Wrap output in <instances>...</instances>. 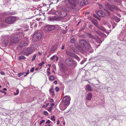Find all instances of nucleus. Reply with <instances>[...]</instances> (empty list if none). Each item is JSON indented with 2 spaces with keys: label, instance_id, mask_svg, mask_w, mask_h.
Masks as SVG:
<instances>
[{
  "label": "nucleus",
  "instance_id": "nucleus-7",
  "mask_svg": "<svg viewBox=\"0 0 126 126\" xmlns=\"http://www.w3.org/2000/svg\"><path fill=\"white\" fill-rule=\"evenodd\" d=\"M106 8L112 11H113V10H119L115 6L111 5L107 3L105 5Z\"/></svg>",
  "mask_w": 126,
  "mask_h": 126
},
{
  "label": "nucleus",
  "instance_id": "nucleus-43",
  "mask_svg": "<svg viewBox=\"0 0 126 126\" xmlns=\"http://www.w3.org/2000/svg\"><path fill=\"white\" fill-rule=\"evenodd\" d=\"M0 92H1L2 93H4L5 95H6V93L5 92L2 90H0Z\"/></svg>",
  "mask_w": 126,
  "mask_h": 126
},
{
  "label": "nucleus",
  "instance_id": "nucleus-17",
  "mask_svg": "<svg viewBox=\"0 0 126 126\" xmlns=\"http://www.w3.org/2000/svg\"><path fill=\"white\" fill-rule=\"evenodd\" d=\"M9 40V38L8 37H4L3 43L5 44V45H7L8 44V43Z\"/></svg>",
  "mask_w": 126,
  "mask_h": 126
},
{
  "label": "nucleus",
  "instance_id": "nucleus-49",
  "mask_svg": "<svg viewBox=\"0 0 126 126\" xmlns=\"http://www.w3.org/2000/svg\"><path fill=\"white\" fill-rule=\"evenodd\" d=\"M0 74L2 75H4L5 74L2 71L1 72Z\"/></svg>",
  "mask_w": 126,
  "mask_h": 126
},
{
  "label": "nucleus",
  "instance_id": "nucleus-9",
  "mask_svg": "<svg viewBox=\"0 0 126 126\" xmlns=\"http://www.w3.org/2000/svg\"><path fill=\"white\" fill-rule=\"evenodd\" d=\"M71 97L69 95L65 96L63 97L62 102L69 105L70 103Z\"/></svg>",
  "mask_w": 126,
  "mask_h": 126
},
{
  "label": "nucleus",
  "instance_id": "nucleus-62",
  "mask_svg": "<svg viewBox=\"0 0 126 126\" xmlns=\"http://www.w3.org/2000/svg\"><path fill=\"white\" fill-rule=\"evenodd\" d=\"M45 126H51V125L50 124H48V125H47Z\"/></svg>",
  "mask_w": 126,
  "mask_h": 126
},
{
  "label": "nucleus",
  "instance_id": "nucleus-46",
  "mask_svg": "<svg viewBox=\"0 0 126 126\" xmlns=\"http://www.w3.org/2000/svg\"><path fill=\"white\" fill-rule=\"evenodd\" d=\"M50 121L49 120H47V121H46V124H49L50 123Z\"/></svg>",
  "mask_w": 126,
  "mask_h": 126
},
{
  "label": "nucleus",
  "instance_id": "nucleus-41",
  "mask_svg": "<svg viewBox=\"0 0 126 126\" xmlns=\"http://www.w3.org/2000/svg\"><path fill=\"white\" fill-rule=\"evenodd\" d=\"M45 121L44 120H42L41 121L40 123V124L41 125L43 123L45 122Z\"/></svg>",
  "mask_w": 126,
  "mask_h": 126
},
{
  "label": "nucleus",
  "instance_id": "nucleus-35",
  "mask_svg": "<svg viewBox=\"0 0 126 126\" xmlns=\"http://www.w3.org/2000/svg\"><path fill=\"white\" fill-rule=\"evenodd\" d=\"M16 93H14V94L15 95H17L19 93V91L18 89H17L16 90Z\"/></svg>",
  "mask_w": 126,
  "mask_h": 126
},
{
  "label": "nucleus",
  "instance_id": "nucleus-2",
  "mask_svg": "<svg viewBox=\"0 0 126 126\" xmlns=\"http://www.w3.org/2000/svg\"><path fill=\"white\" fill-rule=\"evenodd\" d=\"M21 38V35L19 34H14L13 35L11 38V42L15 44Z\"/></svg>",
  "mask_w": 126,
  "mask_h": 126
},
{
  "label": "nucleus",
  "instance_id": "nucleus-57",
  "mask_svg": "<svg viewBox=\"0 0 126 126\" xmlns=\"http://www.w3.org/2000/svg\"><path fill=\"white\" fill-rule=\"evenodd\" d=\"M92 27V25H90L89 26V27L91 28Z\"/></svg>",
  "mask_w": 126,
  "mask_h": 126
},
{
  "label": "nucleus",
  "instance_id": "nucleus-6",
  "mask_svg": "<svg viewBox=\"0 0 126 126\" xmlns=\"http://www.w3.org/2000/svg\"><path fill=\"white\" fill-rule=\"evenodd\" d=\"M41 34L39 32H35L34 34L32 40L34 41H37L41 38Z\"/></svg>",
  "mask_w": 126,
  "mask_h": 126
},
{
  "label": "nucleus",
  "instance_id": "nucleus-32",
  "mask_svg": "<svg viewBox=\"0 0 126 126\" xmlns=\"http://www.w3.org/2000/svg\"><path fill=\"white\" fill-rule=\"evenodd\" d=\"M76 42V40L75 39L72 38L70 40V42L72 43H74Z\"/></svg>",
  "mask_w": 126,
  "mask_h": 126
},
{
  "label": "nucleus",
  "instance_id": "nucleus-42",
  "mask_svg": "<svg viewBox=\"0 0 126 126\" xmlns=\"http://www.w3.org/2000/svg\"><path fill=\"white\" fill-rule=\"evenodd\" d=\"M99 8L100 9H102L103 8V5L101 4H99Z\"/></svg>",
  "mask_w": 126,
  "mask_h": 126
},
{
  "label": "nucleus",
  "instance_id": "nucleus-45",
  "mask_svg": "<svg viewBox=\"0 0 126 126\" xmlns=\"http://www.w3.org/2000/svg\"><path fill=\"white\" fill-rule=\"evenodd\" d=\"M107 25H108V27L109 28H111V25H110V24L107 23Z\"/></svg>",
  "mask_w": 126,
  "mask_h": 126
},
{
  "label": "nucleus",
  "instance_id": "nucleus-54",
  "mask_svg": "<svg viewBox=\"0 0 126 126\" xmlns=\"http://www.w3.org/2000/svg\"><path fill=\"white\" fill-rule=\"evenodd\" d=\"M50 101L51 102H54V100L53 99H52V98L50 100Z\"/></svg>",
  "mask_w": 126,
  "mask_h": 126
},
{
  "label": "nucleus",
  "instance_id": "nucleus-27",
  "mask_svg": "<svg viewBox=\"0 0 126 126\" xmlns=\"http://www.w3.org/2000/svg\"><path fill=\"white\" fill-rule=\"evenodd\" d=\"M95 34H98L99 35H101V34H102L101 32H100L99 31H95Z\"/></svg>",
  "mask_w": 126,
  "mask_h": 126
},
{
  "label": "nucleus",
  "instance_id": "nucleus-64",
  "mask_svg": "<svg viewBox=\"0 0 126 126\" xmlns=\"http://www.w3.org/2000/svg\"><path fill=\"white\" fill-rule=\"evenodd\" d=\"M38 53L40 55L41 54V53L40 52H39Z\"/></svg>",
  "mask_w": 126,
  "mask_h": 126
},
{
  "label": "nucleus",
  "instance_id": "nucleus-36",
  "mask_svg": "<svg viewBox=\"0 0 126 126\" xmlns=\"http://www.w3.org/2000/svg\"><path fill=\"white\" fill-rule=\"evenodd\" d=\"M36 54H34L33 55L32 58V61H33L35 59V58H36Z\"/></svg>",
  "mask_w": 126,
  "mask_h": 126
},
{
  "label": "nucleus",
  "instance_id": "nucleus-13",
  "mask_svg": "<svg viewBox=\"0 0 126 126\" xmlns=\"http://www.w3.org/2000/svg\"><path fill=\"white\" fill-rule=\"evenodd\" d=\"M97 15L100 16L104 17L106 16V15L105 13L102 10H99L97 13Z\"/></svg>",
  "mask_w": 126,
  "mask_h": 126
},
{
  "label": "nucleus",
  "instance_id": "nucleus-24",
  "mask_svg": "<svg viewBox=\"0 0 126 126\" xmlns=\"http://www.w3.org/2000/svg\"><path fill=\"white\" fill-rule=\"evenodd\" d=\"M96 41L97 43H101L102 42L100 40V39L98 37H97V38L96 39Z\"/></svg>",
  "mask_w": 126,
  "mask_h": 126
},
{
  "label": "nucleus",
  "instance_id": "nucleus-53",
  "mask_svg": "<svg viewBox=\"0 0 126 126\" xmlns=\"http://www.w3.org/2000/svg\"><path fill=\"white\" fill-rule=\"evenodd\" d=\"M55 104L54 103H52L50 104V106L51 107H52V106H54Z\"/></svg>",
  "mask_w": 126,
  "mask_h": 126
},
{
  "label": "nucleus",
  "instance_id": "nucleus-37",
  "mask_svg": "<svg viewBox=\"0 0 126 126\" xmlns=\"http://www.w3.org/2000/svg\"><path fill=\"white\" fill-rule=\"evenodd\" d=\"M52 108L53 107H49L47 109L48 111L49 112H50Z\"/></svg>",
  "mask_w": 126,
  "mask_h": 126
},
{
  "label": "nucleus",
  "instance_id": "nucleus-63",
  "mask_svg": "<svg viewBox=\"0 0 126 126\" xmlns=\"http://www.w3.org/2000/svg\"><path fill=\"white\" fill-rule=\"evenodd\" d=\"M93 51V50H92V51H90L89 52L90 53H92Z\"/></svg>",
  "mask_w": 126,
  "mask_h": 126
},
{
  "label": "nucleus",
  "instance_id": "nucleus-1",
  "mask_svg": "<svg viewBox=\"0 0 126 126\" xmlns=\"http://www.w3.org/2000/svg\"><path fill=\"white\" fill-rule=\"evenodd\" d=\"M38 47L37 45L34 44L32 46L29 48H27L23 51L24 53L26 54L27 56L32 53L33 52L35 51L37 49Z\"/></svg>",
  "mask_w": 126,
  "mask_h": 126
},
{
  "label": "nucleus",
  "instance_id": "nucleus-50",
  "mask_svg": "<svg viewBox=\"0 0 126 126\" xmlns=\"http://www.w3.org/2000/svg\"><path fill=\"white\" fill-rule=\"evenodd\" d=\"M30 72H29V70H27V72L26 73V74H27V75H28L29 73Z\"/></svg>",
  "mask_w": 126,
  "mask_h": 126
},
{
  "label": "nucleus",
  "instance_id": "nucleus-19",
  "mask_svg": "<svg viewBox=\"0 0 126 126\" xmlns=\"http://www.w3.org/2000/svg\"><path fill=\"white\" fill-rule=\"evenodd\" d=\"M91 22L96 27H97L98 25L97 21L95 19L92 20H91Z\"/></svg>",
  "mask_w": 126,
  "mask_h": 126
},
{
  "label": "nucleus",
  "instance_id": "nucleus-47",
  "mask_svg": "<svg viewBox=\"0 0 126 126\" xmlns=\"http://www.w3.org/2000/svg\"><path fill=\"white\" fill-rule=\"evenodd\" d=\"M54 48V47H52V48L51 49V50H52V51L56 49V48Z\"/></svg>",
  "mask_w": 126,
  "mask_h": 126
},
{
  "label": "nucleus",
  "instance_id": "nucleus-48",
  "mask_svg": "<svg viewBox=\"0 0 126 126\" xmlns=\"http://www.w3.org/2000/svg\"><path fill=\"white\" fill-rule=\"evenodd\" d=\"M58 59V57H57L55 56V60L57 62Z\"/></svg>",
  "mask_w": 126,
  "mask_h": 126
},
{
  "label": "nucleus",
  "instance_id": "nucleus-12",
  "mask_svg": "<svg viewBox=\"0 0 126 126\" xmlns=\"http://www.w3.org/2000/svg\"><path fill=\"white\" fill-rule=\"evenodd\" d=\"M48 19L51 21H58L60 20V17L58 16H53L49 17Z\"/></svg>",
  "mask_w": 126,
  "mask_h": 126
},
{
  "label": "nucleus",
  "instance_id": "nucleus-30",
  "mask_svg": "<svg viewBox=\"0 0 126 126\" xmlns=\"http://www.w3.org/2000/svg\"><path fill=\"white\" fill-rule=\"evenodd\" d=\"M73 57H75V58L77 60L79 61H80V59L79 58V57L77 56L76 55L74 54Z\"/></svg>",
  "mask_w": 126,
  "mask_h": 126
},
{
  "label": "nucleus",
  "instance_id": "nucleus-10",
  "mask_svg": "<svg viewBox=\"0 0 126 126\" xmlns=\"http://www.w3.org/2000/svg\"><path fill=\"white\" fill-rule=\"evenodd\" d=\"M69 105L67 104L62 102V101L59 107L61 110H64L66 109L67 107Z\"/></svg>",
  "mask_w": 126,
  "mask_h": 126
},
{
  "label": "nucleus",
  "instance_id": "nucleus-56",
  "mask_svg": "<svg viewBox=\"0 0 126 126\" xmlns=\"http://www.w3.org/2000/svg\"><path fill=\"white\" fill-rule=\"evenodd\" d=\"M85 28V27H84L83 28H82V29H81L80 30L81 31H82L83 29H84Z\"/></svg>",
  "mask_w": 126,
  "mask_h": 126
},
{
  "label": "nucleus",
  "instance_id": "nucleus-15",
  "mask_svg": "<svg viewBox=\"0 0 126 126\" xmlns=\"http://www.w3.org/2000/svg\"><path fill=\"white\" fill-rule=\"evenodd\" d=\"M97 27L100 30L104 32H105L106 33L108 34H109L110 33V32H108V31L107 30H106L104 28V27H103L101 25H98Z\"/></svg>",
  "mask_w": 126,
  "mask_h": 126
},
{
  "label": "nucleus",
  "instance_id": "nucleus-14",
  "mask_svg": "<svg viewBox=\"0 0 126 126\" xmlns=\"http://www.w3.org/2000/svg\"><path fill=\"white\" fill-rule=\"evenodd\" d=\"M88 0H79L78 3L81 6L85 5L87 2Z\"/></svg>",
  "mask_w": 126,
  "mask_h": 126
},
{
  "label": "nucleus",
  "instance_id": "nucleus-60",
  "mask_svg": "<svg viewBox=\"0 0 126 126\" xmlns=\"http://www.w3.org/2000/svg\"><path fill=\"white\" fill-rule=\"evenodd\" d=\"M3 90L4 91H7V89L5 88H4L3 89Z\"/></svg>",
  "mask_w": 126,
  "mask_h": 126
},
{
  "label": "nucleus",
  "instance_id": "nucleus-44",
  "mask_svg": "<svg viewBox=\"0 0 126 126\" xmlns=\"http://www.w3.org/2000/svg\"><path fill=\"white\" fill-rule=\"evenodd\" d=\"M34 69V67L32 68L30 70V72H33Z\"/></svg>",
  "mask_w": 126,
  "mask_h": 126
},
{
  "label": "nucleus",
  "instance_id": "nucleus-8",
  "mask_svg": "<svg viewBox=\"0 0 126 126\" xmlns=\"http://www.w3.org/2000/svg\"><path fill=\"white\" fill-rule=\"evenodd\" d=\"M65 62L66 64L69 66H72L73 65H75L76 63L73 60L70 58H68L66 59Z\"/></svg>",
  "mask_w": 126,
  "mask_h": 126
},
{
  "label": "nucleus",
  "instance_id": "nucleus-59",
  "mask_svg": "<svg viewBox=\"0 0 126 126\" xmlns=\"http://www.w3.org/2000/svg\"><path fill=\"white\" fill-rule=\"evenodd\" d=\"M60 124V122L59 120L57 122V124Z\"/></svg>",
  "mask_w": 126,
  "mask_h": 126
},
{
  "label": "nucleus",
  "instance_id": "nucleus-16",
  "mask_svg": "<svg viewBox=\"0 0 126 126\" xmlns=\"http://www.w3.org/2000/svg\"><path fill=\"white\" fill-rule=\"evenodd\" d=\"M28 44L27 42L25 41H22L19 44V46L21 47L24 46H27Z\"/></svg>",
  "mask_w": 126,
  "mask_h": 126
},
{
  "label": "nucleus",
  "instance_id": "nucleus-29",
  "mask_svg": "<svg viewBox=\"0 0 126 126\" xmlns=\"http://www.w3.org/2000/svg\"><path fill=\"white\" fill-rule=\"evenodd\" d=\"M25 73V72L20 73H18L17 75V76L18 77H20L21 76H22L24 75Z\"/></svg>",
  "mask_w": 126,
  "mask_h": 126
},
{
  "label": "nucleus",
  "instance_id": "nucleus-5",
  "mask_svg": "<svg viewBox=\"0 0 126 126\" xmlns=\"http://www.w3.org/2000/svg\"><path fill=\"white\" fill-rule=\"evenodd\" d=\"M81 46L86 49H88L91 47V46L87 41L84 40H81L80 41Z\"/></svg>",
  "mask_w": 126,
  "mask_h": 126
},
{
  "label": "nucleus",
  "instance_id": "nucleus-11",
  "mask_svg": "<svg viewBox=\"0 0 126 126\" xmlns=\"http://www.w3.org/2000/svg\"><path fill=\"white\" fill-rule=\"evenodd\" d=\"M54 29V27L51 25H47L45 27L44 30L46 31H50Z\"/></svg>",
  "mask_w": 126,
  "mask_h": 126
},
{
  "label": "nucleus",
  "instance_id": "nucleus-61",
  "mask_svg": "<svg viewBox=\"0 0 126 126\" xmlns=\"http://www.w3.org/2000/svg\"><path fill=\"white\" fill-rule=\"evenodd\" d=\"M47 65H48L49 67H50L51 66V64H48Z\"/></svg>",
  "mask_w": 126,
  "mask_h": 126
},
{
  "label": "nucleus",
  "instance_id": "nucleus-22",
  "mask_svg": "<svg viewBox=\"0 0 126 126\" xmlns=\"http://www.w3.org/2000/svg\"><path fill=\"white\" fill-rule=\"evenodd\" d=\"M86 88L88 91H91L92 90L91 86L89 84H88L86 86Z\"/></svg>",
  "mask_w": 126,
  "mask_h": 126
},
{
  "label": "nucleus",
  "instance_id": "nucleus-33",
  "mask_svg": "<svg viewBox=\"0 0 126 126\" xmlns=\"http://www.w3.org/2000/svg\"><path fill=\"white\" fill-rule=\"evenodd\" d=\"M45 63L44 61H43L41 63L38 64V66L40 67L42 66L45 64Z\"/></svg>",
  "mask_w": 126,
  "mask_h": 126
},
{
  "label": "nucleus",
  "instance_id": "nucleus-31",
  "mask_svg": "<svg viewBox=\"0 0 126 126\" xmlns=\"http://www.w3.org/2000/svg\"><path fill=\"white\" fill-rule=\"evenodd\" d=\"M51 119L53 121H54L55 120V119L54 115H53L51 116Z\"/></svg>",
  "mask_w": 126,
  "mask_h": 126
},
{
  "label": "nucleus",
  "instance_id": "nucleus-38",
  "mask_svg": "<svg viewBox=\"0 0 126 126\" xmlns=\"http://www.w3.org/2000/svg\"><path fill=\"white\" fill-rule=\"evenodd\" d=\"M55 56H53L51 58V59L52 60H53V61H55Z\"/></svg>",
  "mask_w": 126,
  "mask_h": 126
},
{
  "label": "nucleus",
  "instance_id": "nucleus-34",
  "mask_svg": "<svg viewBox=\"0 0 126 126\" xmlns=\"http://www.w3.org/2000/svg\"><path fill=\"white\" fill-rule=\"evenodd\" d=\"M25 58V57H24L23 56H19V59L21 60V59H24Z\"/></svg>",
  "mask_w": 126,
  "mask_h": 126
},
{
  "label": "nucleus",
  "instance_id": "nucleus-26",
  "mask_svg": "<svg viewBox=\"0 0 126 126\" xmlns=\"http://www.w3.org/2000/svg\"><path fill=\"white\" fill-rule=\"evenodd\" d=\"M55 78L53 75L50 76L49 77V79L51 80H54Z\"/></svg>",
  "mask_w": 126,
  "mask_h": 126
},
{
  "label": "nucleus",
  "instance_id": "nucleus-21",
  "mask_svg": "<svg viewBox=\"0 0 126 126\" xmlns=\"http://www.w3.org/2000/svg\"><path fill=\"white\" fill-rule=\"evenodd\" d=\"M54 14L59 16L61 15L62 14V13L60 11H55L54 12Z\"/></svg>",
  "mask_w": 126,
  "mask_h": 126
},
{
  "label": "nucleus",
  "instance_id": "nucleus-25",
  "mask_svg": "<svg viewBox=\"0 0 126 126\" xmlns=\"http://www.w3.org/2000/svg\"><path fill=\"white\" fill-rule=\"evenodd\" d=\"M88 36L89 37L92 38L93 39H95V36H94L92 34H91L90 33H88Z\"/></svg>",
  "mask_w": 126,
  "mask_h": 126
},
{
  "label": "nucleus",
  "instance_id": "nucleus-3",
  "mask_svg": "<svg viewBox=\"0 0 126 126\" xmlns=\"http://www.w3.org/2000/svg\"><path fill=\"white\" fill-rule=\"evenodd\" d=\"M68 7L70 9H74L75 8L76 5L77 3V1L75 0H68Z\"/></svg>",
  "mask_w": 126,
  "mask_h": 126
},
{
  "label": "nucleus",
  "instance_id": "nucleus-58",
  "mask_svg": "<svg viewBox=\"0 0 126 126\" xmlns=\"http://www.w3.org/2000/svg\"><path fill=\"white\" fill-rule=\"evenodd\" d=\"M64 48V46H63L61 47V49H63Z\"/></svg>",
  "mask_w": 126,
  "mask_h": 126
},
{
  "label": "nucleus",
  "instance_id": "nucleus-40",
  "mask_svg": "<svg viewBox=\"0 0 126 126\" xmlns=\"http://www.w3.org/2000/svg\"><path fill=\"white\" fill-rule=\"evenodd\" d=\"M55 91L57 92L59 91L60 90L59 88L57 87H56L55 88Z\"/></svg>",
  "mask_w": 126,
  "mask_h": 126
},
{
  "label": "nucleus",
  "instance_id": "nucleus-23",
  "mask_svg": "<svg viewBox=\"0 0 126 126\" xmlns=\"http://www.w3.org/2000/svg\"><path fill=\"white\" fill-rule=\"evenodd\" d=\"M66 53L69 55L71 57H73L74 54L70 52L67 51H66Z\"/></svg>",
  "mask_w": 126,
  "mask_h": 126
},
{
  "label": "nucleus",
  "instance_id": "nucleus-18",
  "mask_svg": "<svg viewBox=\"0 0 126 126\" xmlns=\"http://www.w3.org/2000/svg\"><path fill=\"white\" fill-rule=\"evenodd\" d=\"M49 94L52 96H53L55 95L54 93V88L53 87H51V88L49 89Z\"/></svg>",
  "mask_w": 126,
  "mask_h": 126
},
{
  "label": "nucleus",
  "instance_id": "nucleus-51",
  "mask_svg": "<svg viewBox=\"0 0 126 126\" xmlns=\"http://www.w3.org/2000/svg\"><path fill=\"white\" fill-rule=\"evenodd\" d=\"M53 83L55 84H56L57 83V81H56V80H55V81L54 82H53Z\"/></svg>",
  "mask_w": 126,
  "mask_h": 126
},
{
  "label": "nucleus",
  "instance_id": "nucleus-28",
  "mask_svg": "<svg viewBox=\"0 0 126 126\" xmlns=\"http://www.w3.org/2000/svg\"><path fill=\"white\" fill-rule=\"evenodd\" d=\"M115 21L117 22H118L120 20V18L116 16L115 17Z\"/></svg>",
  "mask_w": 126,
  "mask_h": 126
},
{
  "label": "nucleus",
  "instance_id": "nucleus-55",
  "mask_svg": "<svg viewBox=\"0 0 126 126\" xmlns=\"http://www.w3.org/2000/svg\"><path fill=\"white\" fill-rule=\"evenodd\" d=\"M66 32V30H65L63 32V33H65Z\"/></svg>",
  "mask_w": 126,
  "mask_h": 126
},
{
  "label": "nucleus",
  "instance_id": "nucleus-52",
  "mask_svg": "<svg viewBox=\"0 0 126 126\" xmlns=\"http://www.w3.org/2000/svg\"><path fill=\"white\" fill-rule=\"evenodd\" d=\"M47 75L48 76H49L50 75V72L49 71H47Z\"/></svg>",
  "mask_w": 126,
  "mask_h": 126
},
{
  "label": "nucleus",
  "instance_id": "nucleus-20",
  "mask_svg": "<svg viewBox=\"0 0 126 126\" xmlns=\"http://www.w3.org/2000/svg\"><path fill=\"white\" fill-rule=\"evenodd\" d=\"M92 97V94L91 93H88L86 96V99L88 100H90Z\"/></svg>",
  "mask_w": 126,
  "mask_h": 126
},
{
  "label": "nucleus",
  "instance_id": "nucleus-39",
  "mask_svg": "<svg viewBox=\"0 0 126 126\" xmlns=\"http://www.w3.org/2000/svg\"><path fill=\"white\" fill-rule=\"evenodd\" d=\"M43 113L44 115H48V112L46 111H44L43 112Z\"/></svg>",
  "mask_w": 126,
  "mask_h": 126
},
{
  "label": "nucleus",
  "instance_id": "nucleus-4",
  "mask_svg": "<svg viewBox=\"0 0 126 126\" xmlns=\"http://www.w3.org/2000/svg\"><path fill=\"white\" fill-rule=\"evenodd\" d=\"M17 18L15 16H10L6 19L5 21L8 24H13L17 20Z\"/></svg>",
  "mask_w": 126,
  "mask_h": 126
}]
</instances>
